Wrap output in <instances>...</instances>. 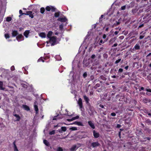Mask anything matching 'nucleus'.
<instances>
[{
    "mask_svg": "<svg viewBox=\"0 0 151 151\" xmlns=\"http://www.w3.org/2000/svg\"><path fill=\"white\" fill-rule=\"evenodd\" d=\"M50 42H52V43L51 44V45H55L56 40L57 37L55 36H53L50 38Z\"/></svg>",
    "mask_w": 151,
    "mask_h": 151,
    "instance_id": "1",
    "label": "nucleus"
},
{
    "mask_svg": "<svg viewBox=\"0 0 151 151\" xmlns=\"http://www.w3.org/2000/svg\"><path fill=\"white\" fill-rule=\"evenodd\" d=\"M100 145V144L98 142H93L91 143V146L93 148H95Z\"/></svg>",
    "mask_w": 151,
    "mask_h": 151,
    "instance_id": "2",
    "label": "nucleus"
},
{
    "mask_svg": "<svg viewBox=\"0 0 151 151\" xmlns=\"http://www.w3.org/2000/svg\"><path fill=\"white\" fill-rule=\"evenodd\" d=\"M34 13L32 14V11H28L26 12V15H29V17L31 18H33L34 17L33 14Z\"/></svg>",
    "mask_w": 151,
    "mask_h": 151,
    "instance_id": "3",
    "label": "nucleus"
},
{
    "mask_svg": "<svg viewBox=\"0 0 151 151\" xmlns=\"http://www.w3.org/2000/svg\"><path fill=\"white\" fill-rule=\"evenodd\" d=\"M67 130L66 128L65 127H62L60 129H58V131L60 133H62L63 132H65Z\"/></svg>",
    "mask_w": 151,
    "mask_h": 151,
    "instance_id": "4",
    "label": "nucleus"
},
{
    "mask_svg": "<svg viewBox=\"0 0 151 151\" xmlns=\"http://www.w3.org/2000/svg\"><path fill=\"white\" fill-rule=\"evenodd\" d=\"M120 97V98H119V101H122V100H121V99H124V96L123 95H120L119 94H118L117 95L116 97V99H118Z\"/></svg>",
    "mask_w": 151,
    "mask_h": 151,
    "instance_id": "5",
    "label": "nucleus"
},
{
    "mask_svg": "<svg viewBox=\"0 0 151 151\" xmlns=\"http://www.w3.org/2000/svg\"><path fill=\"white\" fill-rule=\"evenodd\" d=\"M78 104L79 106L80 109H81L83 107V104L82 102V100L81 98H80L78 99Z\"/></svg>",
    "mask_w": 151,
    "mask_h": 151,
    "instance_id": "6",
    "label": "nucleus"
},
{
    "mask_svg": "<svg viewBox=\"0 0 151 151\" xmlns=\"http://www.w3.org/2000/svg\"><path fill=\"white\" fill-rule=\"evenodd\" d=\"M58 21H60L61 22H65L67 21V19L65 17H60L58 19Z\"/></svg>",
    "mask_w": 151,
    "mask_h": 151,
    "instance_id": "7",
    "label": "nucleus"
},
{
    "mask_svg": "<svg viewBox=\"0 0 151 151\" xmlns=\"http://www.w3.org/2000/svg\"><path fill=\"white\" fill-rule=\"evenodd\" d=\"M37 103L36 102H35L34 103V108L35 111H36V114L38 113L39 111V110L38 107L37 105Z\"/></svg>",
    "mask_w": 151,
    "mask_h": 151,
    "instance_id": "8",
    "label": "nucleus"
},
{
    "mask_svg": "<svg viewBox=\"0 0 151 151\" xmlns=\"http://www.w3.org/2000/svg\"><path fill=\"white\" fill-rule=\"evenodd\" d=\"M140 47L139 45V44L137 43L134 46V47L133 48V50H134L135 51L136 50H139L140 49Z\"/></svg>",
    "mask_w": 151,
    "mask_h": 151,
    "instance_id": "9",
    "label": "nucleus"
},
{
    "mask_svg": "<svg viewBox=\"0 0 151 151\" xmlns=\"http://www.w3.org/2000/svg\"><path fill=\"white\" fill-rule=\"evenodd\" d=\"M22 38L23 39V40L24 37L22 34H19L16 37V39L18 41H20Z\"/></svg>",
    "mask_w": 151,
    "mask_h": 151,
    "instance_id": "10",
    "label": "nucleus"
},
{
    "mask_svg": "<svg viewBox=\"0 0 151 151\" xmlns=\"http://www.w3.org/2000/svg\"><path fill=\"white\" fill-rule=\"evenodd\" d=\"M142 101L145 103L147 104L148 103L150 102L151 100L149 99L145 98L143 99Z\"/></svg>",
    "mask_w": 151,
    "mask_h": 151,
    "instance_id": "11",
    "label": "nucleus"
},
{
    "mask_svg": "<svg viewBox=\"0 0 151 151\" xmlns=\"http://www.w3.org/2000/svg\"><path fill=\"white\" fill-rule=\"evenodd\" d=\"M18 34V33L17 31L15 30L12 31V37H16Z\"/></svg>",
    "mask_w": 151,
    "mask_h": 151,
    "instance_id": "12",
    "label": "nucleus"
},
{
    "mask_svg": "<svg viewBox=\"0 0 151 151\" xmlns=\"http://www.w3.org/2000/svg\"><path fill=\"white\" fill-rule=\"evenodd\" d=\"M88 123L89 125L93 129H94L95 128V126L94 124L91 121H89L88 122Z\"/></svg>",
    "mask_w": 151,
    "mask_h": 151,
    "instance_id": "13",
    "label": "nucleus"
},
{
    "mask_svg": "<svg viewBox=\"0 0 151 151\" xmlns=\"http://www.w3.org/2000/svg\"><path fill=\"white\" fill-rule=\"evenodd\" d=\"M93 135L94 137L95 138H97L99 136V133L96 132L95 130L93 131Z\"/></svg>",
    "mask_w": 151,
    "mask_h": 151,
    "instance_id": "14",
    "label": "nucleus"
},
{
    "mask_svg": "<svg viewBox=\"0 0 151 151\" xmlns=\"http://www.w3.org/2000/svg\"><path fill=\"white\" fill-rule=\"evenodd\" d=\"M29 30H27L25 31L24 33V35L27 38L28 37V35L29 33Z\"/></svg>",
    "mask_w": 151,
    "mask_h": 151,
    "instance_id": "15",
    "label": "nucleus"
},
{
    "mask_svg": "<svg viewBox=\"0 0 151 151\" xmlns=\"http://www.w3.org/2000/svg\"><path fill=\"white\" fill-rule=\"evenodd\" d=\"M74 124H76L77 125H78V126H83V125L82 124V123L81 122H77L76 121L74 122L73 123Z\"/></svg>",
    "mask_w": 151,
    "mask_h": 151,
    "instance_id": "16",
    "label": "nucleus"
},
{
    "mask_svg": "<svg viewBox=\"0 0 151 151\" xmlns=\"http://www.w3.org/2000/svg\"><path fill=\"white\" fill-rule=\"evenodd\" d=\"M22 106H23V108L25 110H26L27 111H28L30 110V109H29V107L27 105H23Z\"/></svg>",
    "mask_w": 151,
    "mask_h": 151,
    "instance_id": "17",
    "label": "nucleus"
},
{
    "mask_svg": "<svg viewBox=\"0 0 151 151\" xmlns=\"http://www.w3.org/2000/svg\"><path fill=\"white\" fill-rule=\"evenodd\" d=\"M83 98L84 100L85 101L86 103H88L89 101V99L88 97L86 96L85 95L83 96Z\"/></svg>",
    "mask_w": 151,
    "mask_h": 151,
    "instance_id": "18",
    "label": "nucleus"
},
{
    "mask_svg": "<svg viewBox=\"0 0 151 151\" xmlns=\"http://www.w3.org/2000/svg\"><path fill=\"white\" fill-rule=\"evenodd\" d=\"M99 80L100 81L101 79L103 81H106V80L107 78L105 77H104L103 75H101L100 76L99 78Z\"/></svg>",
    "mask_w": 151,
    "mask_h": 151,
    "instance_id": "19",
    "label": "nucleus"
},
{
    "mask_svg": "<svg viewBox=\"0 0 151 151\" xmlns=\"http://www.w3.org/2000/svg\"><path fill=\"white\" fill-rule=\"evenodd\" d=\"M43 143L47 146L49 147L50 146L49 142L46 139L44 140Z\"/></svg>",
    "mask_w": 151,
    "mask_h": 151,
    "instance_id": "20",
    "label": "nucleus"
},
{
    "mask_svg": "<svg viewBox=\"0 0 151 151\" xmlns=\"http://www.w3.org/2000/svg\"><path fill=\"white\" fill-rule=\"evenodd\" d=\"M108 40V38L106 39L105 40H104V41H103V40L102 39H101V40H100L99 43V45H101L102 43H104L105 42H106Z\"/></svg>",
    "mask_w": 151,
    "mask_h": 151,
    "instance_id": "21",
    "label": "nucleus"
},
{
    "mask_svg": "<svg viewBox=\"0 0 151 151\" xmlns=\"http://www.w3.org/2000/svg\"><path fill=\"white\" fill-rule=\"evenodd\" d=\"M14 116L16 117V121H19L20 120V119H21V117L19 115L17 114H15L14 115Z\"/></svg>",
    "mask_w": 151,
    "mask_h": 151,
    "instance_id": "22",
    "label": "nucleus"
},
{
    "mask_svg": "<svg viewBox=\"0 0 151 151\" xmlns=\"http://www.w3.org/2000/svg\"><path fill=\"white\" fill-rule=\"evenodd\" d=\"M52 32L51 31H49L48 34H47V37L48 38H50L51 36L52 35Z\"/></svg>",
    "mask_w": 151,
    "mask_h": 151,
    "instance_id": "23",
    "label": "nucleus"
},
{
    "mask_svg": "<svg viewBox=\"0 0 151 151\" xmlns=\"http://www.w3.org/2000/svg\"><path fill=\"white\" fill-rule=\"evenodd\" d=\"M39 36L42 38H45L46 36L44 32H41L39 34Z\"/></svg>",
    "mask_w": 151,
    "mask_h": 151,
    "instance_id": "24",
    "label": "nucleus"
},
{
    "mask_svg": "<svg viewBox=\"0 0 151 151\" xmlns=\"http://www.w3.org/2000/svg\"><path fill=\"white\" fill-rule=\"evenodd\" d=\"M123 69L121 68H119L118 70V74L119 76H121V73H122V72H123Z\"/></svg>",
    "mask_w": 151,
    "mask_h": 151,
    "instance_id": "25",
    "label": "nucleus"
},
{
    "mask_svg": "<svg viewBox=\"0 0 151 151\" xmlns=\"http://www.w3.org/2000/svg\"><path fill=\"white\" fill-rule=\"evenodd\" d=\"M13 145L14 146V151H18V150L15 144V142L14 141L13 142Z\"/></svg>",
    "mask_w": 151,
    "mask_h": 151,
    "instance_id": "26",
    "label": "nucleus"
},
{
    "mask_svg": "<svg viewBox=\"0 0 151 151\" xmlns=\"http://www.w3.org/2000/svg\"><path fill=\"white\" fill-rule=\"evenodd\" d=\"M60 12L58 11L57 12H55L54 14V16L55 17H58L60 16Z\"/></svg>",
    "mask_w": 151,
    "mask_h": 151,
    "instance_id": "27",
    "label": "nucleus"
},
{
    "mask_svg": "<svg viewBox=\"0 0 151 151\" xmlns=\"http://www.w3.org/2000/svg\"><path fill=\"white\" fill-rule=\"evenodd\" d=\"M145 123L148 124V125L150 124L151 123V121L149 119H146L145 121Z\"/></svg>",
    "mask_w": 151,
    "mask_h": 151,
    "instance_id": "28",
    "label": "nucleus"
},
{
    "mask_svg": "<svg viewBox=\"0 0 151 151\" xmlns=\"http://www.w3.org/2000/svg\"><path fill=\"white\" fill-rule=\"evenodd\" d=\"M58 115H57L56 116H55L53 119L52 120H57L58 119H61L62 118V117H58Z\"/></svg>",
    "mask_w": 151,
    "mask_h": 151,
    "instance_id": "29",
    "label": "nucleus"
},
{
    "mask_svg": "<svg viewBox=\"0 0 151 151\" xmlns=\"http://www.w3.org/2000/svg\"><path fill=\"white\" fill-rule=\"evenodd\" d=\"M45 11V9L44 7H42L40 9V12L42 14H43Z\"/></svg>",
    "mask_w": 151,
    "mask_h": 151,
    "instance_id": "30",
    "label": "nucleus"
},
{
    "mask_svg": "<svg viewBox=\"0 0 151 151\" xmlns=\"http://www.w3.org/2000/svg\"><path fill=\"white\" fill-rule=\"evenodd\" d=\"M76 145H73L72 147L71 148L70 150L71 151H75L76 150Z\"/></svg>",
    "mask_w": 151,
    "mask_h": 151,
    "instance_id": "31",
    "label": "nucleus"
},
{
    "mask_svg": "<svg viewBox=\"0 0 151 151\" xmlns=\"http://www.w3.org/2000/svg\"><path fill=\"white\" fill-rule=\"evenodd\" d=\"M3 82L2 81H0V89L4 90V88H3Z\"/></svg>",
    "mask_w": 151,
    "mask_h": 151,
    "instance_id": "32",
    "label": "nucleus"
},
{
    "mask_svg": "<svg viewBox=\"0 0 151 151\" xmlns=\"http://www.w3.org/2000/svg\"><path fill=\"white\" fill-rule=\"evenodd\" d=\"M56 8H55L54 7L51 6V10L52 12H55L56 10Z\"/></svg>",
    "mask_w": 151,
    "mask_h": 151,
    "instance_id": "33",
    "label": "nucleus"
},
{
    "mask_svg": "<svg viewBox=\"0 0 151 151\" xmlns=\"http://www.w3.org/2000/svg\"><path fill=\"white\" fill-rule=\"evenodd\" d=\"M42 61L43 62H44V60L43 58L42 57H40L37 60L38 62Z\"/></svg>",
    "mask_w": 151,
    "mask_h": 151,
    "instance_id": "34",
    "label": "nucleus"
},
{
    "mask_svg": "<svg viewBox=\"0 0 151 151\" xmlns=\"http://www.w3.org/2000/svg\"><path fill=\"white\" fill-rule=\"evenodd\" d=\"M138 10L137 9H132V12L134 14H135L138 11Z\"/></svg>",
    "mask_w": 151,
    "mask_h": 151,
    "instance_id": "35",
    "label": "nucleus"
},
{
    "mask_svg": "<svg viewBox=\"0 0 151 151\" xmlns=\"http://www.w3.org/2000/svg\"><path fill=\"white\" fill-rule=\"evenodd\" d=\"M45 9L46 11H50L51 10V6H47L45 8Z\"/></svg>",
    "mask_w": 151,
    "mask_h": 151,
    "instance_id": "36",
    "label": "nucleus"
},
{
    "mask_svg": "<svg viewBox=\"0 0 151 151\" xmlns=\"http://www.w3.org/2000/svg\"><path fill=\"white\" fill-rule=\"evenodd\" d=\"M19 13L20 14V15L19 16V17L23 15H26V13H23L22 12V11L21 10H19Z\"/></svg>",
    "mask_w": 151,
    "mask_h": 151,
    "instance_id": "37",
    "label": "nucleus"
},
{
    "mask_svg": "<svg viewBox=\"0 0 151 151\" xmlns=\"http://www.w3.org/2000/svg\"><path fill=\"white\" fill-rule=\"evenodd\" d=\"M70 129L72 131H75L77 130V128L76 127H72L70 128Z\"/></svg>",
    "mask_w": 151,
    "mask_h": 151,
    "instance_id": "38",
    "label": "nucleus"
},
{
    "mask_svg": "<svg viewBox=\"0 0 151 151\" xmlns=\"http://www.w3.org/2000/svg\"><path fill=\"white\" fill-rule=\"evenodd\" d=\"M138 134L140 135H142V137H144L145 135L141 131H139Z\"/></svg>",
    "mask_w": 151,
    "mask_h": 151,
    "instance_id": "39",
    "label": "nucleus"
},
{
    "mask_svg": "<svg viewBox=\"0 0 151 151\" xmlns=\"http://www.w3.org/2000/svg\"><path fill=\"white\" fill-rule=\"evenodd\" d=\"M12 18L10 17H7L6 19V21L7 22H10L12 20Z\"/></svg>",
    "mask_w": 151,
    "mask_h": 151,
    "instance_id": "40",
    "label": "nucleus"
},
{
    "mask_svg": "<svg viewBox=\"0 0 151 151\" xmlns=\"http://www.w3.org/2000/svg\"><path fill=\"white\" fill-rule=\"evenodd\" d=\"M55 133V130H53L51 131H50L49 132V134L50 135L54 134Z\"/></svg>",
    "mask_w": 151,
    "mask_h": 151,
    "instance_id": "41",
    "label": "nucleus"
},
{
    "mask_svg": "<svg viewBox=\"0 0 151 151\" xmlns=\"http://www.w3.org/2000/svg\"><path fill=\"white\" fill-rule=\"evenodd\" d=\"M4 36L6 39L9 38L10 37L9 34L8 33L5 34Z\"/></svg>",
    "mask_w": 151,
    "mask_h": 151,
    "instance_id": "42",
    "label": "nucleus"
},
{
    "mask_svg": "<svg viewBox=\"0 0 151 151\" xmlns=\"http://www.w3.org/2000/svg\"><path fill=\"white\" fill-rule=\"evenodd\" d=\"M59 29L60 30H62L63 28V24H61L59 25Z\"/></svg>",
    "mask_w": 151,
    "mask_h": 151,
    "instance_id": "43",
    "label": "nucleus"
},
{
    "mask_svg": "<svg viewBox=\"0 0 151 151\" xmlns=\"http://www.w3.org/2000/svg\"><path fill=\"white\" fill-rule=\"evenodd\" d=\"M100 84L99 83H97L96 84V85L94 86V88H96L98 87H100Z\"/></svg>",
    "mask_w": 151,
    "mask_h": 151,
    "instance_id": "44",
    "label": "nucleus"
},
{
    "mask_svg": "<svg viewBox=\"0 0 151 151\" xmlns=\"http://www.w3.org/2000/svg\"><path fill=\"white\" fill-rule=\"evenodd\" d=\"M57 151H63V149L61 147H59L57 149Z\"/></svg>",
    "mask_w": 151,
    "mask_h": 151,
    "instance_id": "45",
    "label": "nucleus"
},
{
    "mask_svg": "<svg viewBox=\"0 0 151 151\" xmlns=\"http://www.w3.org/2000/svg\"><path fill=\"white\" fill-rule=\"evenodd\" d=\"M121 59H119L118 60H116L115 62V64H117L119 63L121 60Z\"/></svg>",
    "mask_w": 151,
    "mask_h": 151,
    "instance_id": "46",
    "label": "nucleus"
},
{
    "mask_svg": "<svg viewBox=\"0 0 151 151\" xmlns=\"http://www.w3.org/2000/svg\"><path fill=\"white\" fill-rule=\"evenodd\" d=\"M87 76V73L86 72H84L83 75V76L84 78H85Z\"/></svg>",
    "mask_w": 151,
    "mask_h": 151,
    "instance_id": "47",
    "label": "nucleus"
},
{
    "mask_svg": "<svg viewBox=\"0 0 151 151\" xmlns=\"http://www.w3.org/2000/svg\"><path fill=\"white\" fill-rule=\"evenodd\" d=\"M50 56H45V57H43V59L44 60H47L49 58H50Z\"/></svg>",
    "mask_w": 151,
    "mask_h": 151,
    "instance_id": "48",
    "label": "nucleus"
},
{
    "mask_svg": "<svg viewBox=\"0 0 151 151\" xmlns=\"http://www.w3.org/2000/svg\"><path fill=\"white\" fill-rule=\"evenodd\" d=\"M144 26V24H141L139 25L137 29H139L140 28L143 27Z\"/></svg>",
    "mask_w": 151,
    "mask_h": 151,
    "instance_id": "49",
    "label": "nucleus"
},
{
    "mask_svg": "<svg viewBox=\"0 0 151 151\" xmlns=\"http://www.w3.org/2000/svg\"><path fill=\"white\" fill-rule=\"evenodd\" d=\"M110 115L113 116H115L116 115V114L114 112H112L111 113Z\"/></svg>",
    "mask_w": 151,
    "mask_h": 151,
    "instance_id": "50",
    "label": "nucleus"
},
{
    "mask_svg": "<svg viewBox=\"0 0 151 151\" xmlns=\"http://www.w3.org/2000/svg\"><path fill=\"white\" fill-rule=\"evenodd\" d=\"M21 85H22V87H23L26 88H27V86L25 84H22Z\"/></svg>",
    "mask_w": 151,
    "mask_h": 151,
    "instance_id": "51",
    "label": "nucleus"
},
{
    "mask_svg": "<svg viewBox=\"0 0 151 151\" xmlns=\"http://www.w3.org/2000/svg\"><path fill=\"white\" fill-rule=\"evenodd\" d=\"M126 7V6H122L121 7V9L122 10H124L125 9Z\"/></svg>",
    "mask_w": 151,
    "mask_h": 151,
    "instance_id": "52",
    "label": "nucleus"
},
{
    "mask_svg": "<svg viewBox=\"0 0 151 151\" xmlns=\"http://www.w3.org/2000/svg\"><path fill=\"white\" fill-rule=\"evenodd\" d=\"M67 120L68 122H71V121H72L73 120H73V117L71 119H67Z\"/></svg>",
    "mask_w": 151,
    "mask_h": 151,
    "instance_id": "53",
    "label": "nucleus"
},
{
    "mask_svg": "<svg viewBox=\"0 0 151 151\" xmlns=\"http://www.w3.org/2000/svg\"><path fill=\"white\" fill-rule=\"evenodd\" d=\"M73 120H75L76 119H77L79 118V116H77L75 117H73Z\"/></svg>",
    "mask_w": 151,
    "mask_h": 151,
    "instance_id": "54",
    "label": "nucleus"
},
{
    "mask_svg": "<svg viewBox=\"0 0 151 151\" xmlns=\"http://www.w3.org/2000/svg\"><path fill=\"white\" fill-rule=\"evenodd\" d=\"M11 70L12 71H13L15 70L14 66L13 65L12 66L11 68Z\"/></svg>",
    "mask_w": 151,
    "mask_h": 151,
    "instance_id": "55",
    "label": "nucleus"
},
{
    "mask_svg": "<svg viewBox=\"0 0 151 151\" xmlns=\"http://www.w3.org/2000/svg\"><path fill=\"white\" fill-rule=\"evenodd\" d=\"M151 55V53H149L148 54V55H147V56H146L147 58V59H148V58L149 59V57H150V56Z\"/></svg>",
    "mask_w": 151,
    "mask_h": 151,
    "instance_id": "56",
    "label": "nucleus"
},
{
    "mask_svg": "<svg viewBox=\"0 0 151 151\" xmlns=\"http://www.w3.org/2000/svg\"><path fill=\"white\" fill-rule=\"evenodd\" d=\"M121 125L119 124H118L116 126V128H120L121 127Z\"/></svg>",
    "mask_w": 151,
    "mask_h": 151,
    "instance_id": "57",
    "label": "nucleus"
},
{
    "mask_svg": "<svg viewBox=\"0 0 151 151\" xmlns=\"http://www.w3.org/2000/svg\"><path fill=\"white\" fill-rule=\"evenodd\" d=\"M104 15H101V17L99 18V20L100 21H102V18L103 17Z\"/></svg>",
    "mask_w": 151,
    "mask_h": 151,
    "instance_id": "58",
    "label": "nucleus"
},
{
    "mask_svg": "<svg viewBox=\"0 0 151 151\" xmlns=\"http://www.w3.org/2000/svg\"><path fill=\"white\" fill-rule=\"evenodd\" d=\"M95 57H96V56L94 54L92 55L91 56V58H92V59H94Z\"/></svg>",
    "mask_w": 151,
    "mask_h": 151,
    "instance_id": "59",
    "label": "nucleus"
},
{
    "mask_svg": "<svg viewBox=\"0 0 151 151\" xmlns=\"http://www.w3.org/2000/svg\"><path fill=\"white\" fill-rule=\"evenodd\" d=\"M144 37V36L141 35L139 36V39H142Z\"/></svg>",
    "mask_w": 151,
    "mask_h": 151,
    "instance_id": "60",
    "label": "nucleus"
},
{
    "mask_svg": "<svg viewBox=\"0 0 151 151\" xmlns=\"http://www.w3.org/2000/svg\"><path fill=\"white\" fill-rule=\"evenodd\" d=\"M144 137V139H146L147 140H150V138L149 137Z\"/></svg>",
    "mask_w": 151,
    "mask_h": 151,
    "instance_id": "61",
    "label": "nucleus"
},
{
    "mask_svg": "<svg viewBox=\"0 0 151 151\" xmlns=\"http://www.w3.org/2000/svg\"><path fill=\"white\" fill-rule=\"evenodd\" d=\"M120 24V22H116V23L115 24V26H117L119 25Z\"/></svg>",
    "mask_w": 151,
    "mask_h": 151,
    "instance_id": "62",
    "label": "nucleus"
},
{
    "mask_svg": "<svg viewBox=\"0 0 151 151\" xmlns=\"http://www.w3.org/2000/svg\"><path fill=\"white\" fill-rule=\"evenodd\" d=\"M144 90V88L142 87H141L140 89H139V91H141L142 90Z\"/></svg>",
    "mask_w": 151,
    "mask_h": 151,
    "instance_id": "63",
    "label": "nucleus"
},
{
    "mask_svg": "<svg viewBox=\"0 0 151 151\" xmlns=\"http://www.w3.org/2000/svg\"><path fill=\"white\" fill-rule=\"evenodd\" d=\"M146 91H147L150 92H151V89H146Z\"/></svg>",
    "mask_w": 151,
    "mask_h": 151,
    "instance_id": "64",
    "label": "nucleus"
}]
</instances>
